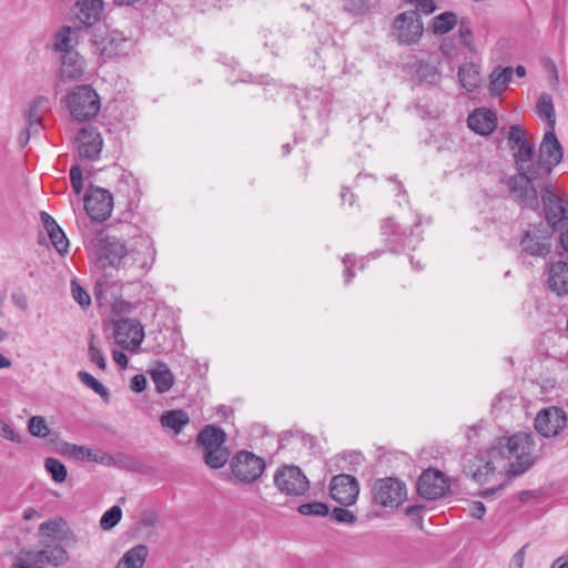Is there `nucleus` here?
Wrapping results in <instances>:
<instances>
[{"instance_id": "1", "label": "nucleus", "mask_w": 568, "mask_h": 568, "mask_svg": "<svg viewBox=\"0 0 568 568\" xmlns=\"http://www.w3.org/2000/svg\"><path fill=\"white\" fill-rule=\"evenodd\" d=\"M536 460L535 436L530 433H516L500 438L487 452L466 459L465 473L479 484L488 483L498 470L521 475Z\"/></svg>"}, {"instance_id": "2", "label": "nucleus", "mask_w": 568, "mask_h": 568, "mask_svg": "<svg viewBox=\"0 0 568 568\" xmlns=\"http://www.w3.org/2000/svg\"><path fill=\"white\" fill-rule=\"evenodd\" d=\"M564 158V150L558 141L555 130H547L536 154L532 146V154L526 163V171L534 176H544L547 179Z\"/></svg>"}, {"instance_id": "3", "label": "nucleus", "mask_w": 568, "mask_h": 568, "mask_svg": "<svg viewBox=\"0 0 568 568\" xmlns=\"http://www.w3.org/2000/svg\"><path fill=\"white\" fill-rule=\"evenodd\" d=\"M156 258V250L153 239L148 234H140L131 239L126 247L124 270L131 272L134 277L146 275L153 267Z\"/></svg>"}, {"instance_id": "4", "label": "nucleus", "mask_w": 568, "mask_h": 568, "mask_svg": "<svg viewBox=\"0 0 568 568\" xmlns=\"http://www.w3.org/2000/svg\"><path fill=\"white\" fill-rule=\"evenodd\" d=\"M71 116L78 121H88L97 116L101 108L100 97L89 84L74 87L65 97Z\"/></svg>"}, {"instance_id": "5", "label": "nucleus", "mask_w": 568, "mask_h": 568, "mask_svg": "<svg viewBox=\"0 0 568 568\" xmlns=\"http://www.w3.org/2000/svg\"><path fill=\"white\" fill-rule=\"evenodd\" d=\"M419 9L407 10L397 14L392 24V36L399 45H413L419 42L424 33V24ZM420 12H423L420 10Z\"/></svg>"}, {"instance_id": "6", "label": "nucleus", "mask_w": 568, "mask_h": 568, "mask_svg": "<svg viewBox=\"0 0 568 568\" xmlns=\"http://www.w3.org/2000/svg\"><path fill=\"white\" fill-rule=\"evenodd\" d=\"M406 498L405 483L395 477L379 478L373 485V500L382 507H398Z\"/></svg>"}, {"instance_id": "7", "label": "nucleus", "mask_w": 568, "mask_h": 568, "mask_svg": "<svg viewBox=\"0 0 568 568\" xmlns=\"http://www.w3.org/2000/svg\"><path fill=\"white\" fill-rule=\"evenodd\" d=\"M274 485L287 496H302L310 488V481L302 469L295 465H283L274 474Z\"/></svg>"}, {"instance_id": "8", "label": "nucleus", "mask_w": 568, "mask_h": 568, "mask_svg": "<svg viewBox=\"0 0 568 568\" xmlns=\"http://www.w3.org/2000/svg\"><path fill=\"white\" fill-rule=\"evenodd\" d=\"M230 467L234 480L250 484L261 477L265 463L255 454L242 450L232 458Z\"/></svg>"}, {"instance_id": "9", "label": "nucleus", "mask_w": 568, "mask_h": 568, "mask_svg": "<svg viewBox=\"0 0 568 568\" xmlns=\"http://www.w3.org/2000/svg\"><path fill=\"white\" fill-rule=\"evenodd\" d=\"M544 215L554 230L568 227V200L557 196L550 185L541 191Z\"/></svg>"}, {"instance_id": "10", "label": "nucleus", "mask_w": 568, "mask_h": 568, "mask_svg": "<svg viewBox=\"0 0 568 568\" xmlns=\"http://www.w3.org/2000/svg\"><path fill=\"white\" fill-rule=\"evenodd\" d=\"M113 336L116 345L136 352L144 339V328L136 320L121 318L114 323Z\"/></svg>"}, {"instance_id": "11", "label": "nucleus", "mask_w": 568, "mask_h": 568, "mask_svg": "<svg viewBox=\"0 0 568 568\" xmlns=\"http://www.w3.org/2000/svg\"><path fill=\"white\" fill-rule=\"evenodd\" d=\"M544 179V176H534L526 170H518V174L509 179L508 189L521 205L535 207L537 204V191L531 183Z\"/></svg>"}, {"instance_id": "12", "label": "nucleus", "mask_w": 568, "mask_h": 568, "mask_svg": "<svg viewBox=\"0 0 568 568\" xmlns=\"http://www.w3.org/2000/svg\"><path fill=\"white\" fill-rule=\"evenodd\" d=\"M567 425L566 412L557 406L541 409L535 418L536 430L546 438L559 435Z\"/></svg>"}, {"instance_id": "13", "label": "nucleus", "mask_w": 568, "mask_h": 568, "mask_svg": "<svg viewBox=\"0 0 568 568\" xmlns=\"http://www.w3.org/2000/svg\"><path fill=\"white\" fill-rule=\"evenodd\" d=\"M87 214L94 221H105L110 217L113 209L112 194L104 189H91L84 197Z\"/></svg>"}, {"instance_id": "14", "label": "nucleus", "mask_w": 568, "mask_h": 568, "mask_svg": "<svg viewBox=\"0 0 568 568\" xmlns=\"http://www.w3.org/2000/svg\"><path fill=\"white\" fill-rule=\"evenodd\" d=\"M520 247L529 255L546 256L551 247L548 231L537 225L529 226L521 235Z\"/></svg>"}, {"instance_id": "15", "label": "nucleus", "mask_w": 568, "mask_h": 568, "mask_svg": "<svg viewBox=\"0 0 568 568\" xmlns=\"http://www.w3.org/2000/svg\"><path fill=\"white\" fill-rule=\"evenodd\" d=\"M329 494L338 504L351 506L357 500L359 484L354 476L347 474L336 475L331 480Z\"/></svg>"}, {"instance_id": "16", "label": "nucleus", "mask_w": 568, "mask_h": 568, "mask_svg": "<svg viewBox=\"0 0 568 568\" xmlns=\"http://www.w3.org/2000/svg\"><path fill=\"white\" fill-rule=\"evenodd\" d=\"M448 488V481L444 474L435 469L423 471L417 481L418 494L428 500L443 497Z\"/></svg>"}, {"instance_id": "17", "label": "nucleus", "mask_w": 568, "mask_h": 568, "mask_svg": "<svg viewBox=\"0 0 568 568\" xmlns=\"http://www.w3.org/2000/svg\"><path fill=\"white\" fill-rule=\"evenodd\" d=\"M126 245L115 237H106L100 241L97 255L100 264L106 266H122L126 256Z\"/></svg>"}, {"instance_id": "18", "label": "nucleus", "mask_w": 568, "mask_h": 568, "mask_svg": "<svg viewBox=\"0 0 568 568\" xmlns=\"http://www.w3.org/2000/svg\"><path fill=\"white\" fill-rule=\"evenodd\" d=\"M508 144L514 152L517 170L526 169L529 156L532 154V144L525 138V130L518 124L510 126L508 132Z\"/></svg>"}, {"instance_id": "19", "label": "nucleus", "mask_w": 568, "mask_h": 568, "mask_svg": "<svg viewBox=\"0 0 568 568\" xmlns=\"http://www.w3.org/2000/svg\"><path fill=\"white\" fill-rule=\"evenodd\" d=\"M77 143L80 156L91 161L99 158L103 145L101 134L92 126H84L80 130Z\"/></svg>"}, {"instance_id": "20", "label": "nucleus", "mask_w": 568, "mask_h": 568, "mask_svg": "<svg viewBox=\"0 0 568 568\" xmlns=\"http://www.w3.org/2000/svg\"><path fill=\"white\" fill-rule=\"evenodd\" d=\"M103 9V0H78L75 3L74 20L80 27H92L100 21Z\"/></svg>"}, {"instance_id": "21", "label": "nucleus", "mask_w": 568, "mask_h": 568, "mask_svg": "<svg viewBox=\"0 0 568 568\" xmlns=\"http://www.w3.org/2000/svg\"><path fill=\"white\" fill-rule=\"evenodd\" d=\"M467 123L474 132L480 135H489L496 130L498 120L494 111L478 108L468 115Z\"/></svg>"}, {"instance_id": "22", "label": "nucleus", "mask_w": 568, "mask_h": 568, "mask_svg": "<svg viewBox=\"0 0 568 568\" xmlns=\"http://www.w3.org/2000/svg\"><path fill=\"white\" fill-rule=\"evenodd\" d=\"M396 229L397 225L392 219L385 220L381 225L382 234L387 236L386 241L392 244H398L403 247L415 248L416 244L422 240L419 222L415 223L414 227L410 230V235L405 236L404 239L397 236Z\"/></svg>"}, {"instance_id": "23", "label": "nucleus", "mask_w": 568, "mask_h": 568, "mask_svg": "<svg viewBox=\"0 0 568 568\" xmlns=\"http://www.w3.org/2000/svg\"><path fill=\"white\" fill-rule=\"evenodd\" d=\"M547 284L558 296L568 294V263L558 261L551 263L547 271Z\"/></svg>"}, {"instance_id": "24", "label": "nucleus", "mask_w": 568, "mask_h": 568, "mask_svg": "<svg viewBox=\"0 0 568 568\" xmlns=\"http://www.w3.org/2000/svg\"><path fill=\"white\" fill-rule=\"evenodd\" d=\"M40 217L53 247L59 254H67L69 251V240L62 229L49 213L41 212Z\"/></svg>"}, {"instance_id": "25", "label": "nucleus", "mask_w": 568, "mask_h": 568, "mask_svg": "<svg viewBox=\"0 0 568 568\" xmlns=\"http://www.w3.org/2000/svg\"><path fill=\"white\" fill-rule=\"evenodd\" d=\"M60 73L63 80L77 81L82 78L85 71V60L78 52L67 53L60 57Z\"/></svg>"}, {"instance_id": "26", "label": "nucleus", "mask_w": 568, "mask_h": 568, "mask_svg": "<svg viewBox=\"0 0 568 568\" xmlns=\"http://www.w3.org/2000/svg\"><path fill=\"white\" fill-rule=\"evenodd\" d=\"M457 77L460 85L467 92H475L483 81L480 65L473 61L462 63L458 68Z\"/></svg>"}, {"instance_id": "27", "label": "nucleus", "mask_w": 568, "mask_h": 568, "mask_svg": "<svg viewBox=\"0 0 568 568\" xmlns=\"http://www.w3.org/2000/svg\"><path fill=\"white\" fill-rule=\"evenodd\" d=\"M79 43V32L71 27H62L55 34L53 49L60 57L67 53H75Z\"/></svg>"}, {"instance_id": "28", "label": "nucleus", "mask_w": 568, "mask_h": 568, "mask_svg": "<svg viewBox=\"0 0 568 568\" xmlns=\"http://www.w3.org/2000/svg\"><path fill=\"white\" fill-rule=\"evenodd\" d=\"M160 424L163 428L171 429L174 435H179L190 424V416L183 409L165 410L160 417Z\"/></svg>"}, {"instance_id": "29", "label": "nucleus", "mask_w": 568, "mask_h": 568, "mask_svg": "<svg viewBox=\"0 0 568 568\" xmlns=\"http://www.w3.org/2000/svg\"><path fill=\"white\" fill-rule=\"evenodd\" d=\"M514 75L511 67H496L489 74V93L499 97L508 87Z\"/></svg>"}, {"instance_id": "30", "label": "nucleus", "mask_w": 568, "mask_h": 568, "mask_svg": "<svg viewBox=\"0 0 568 568\" xmlns=\"http://www.w3.org/2000/svg\"><path fill=\"white\" fill-rule=\"evenodd\" d=\"M130 41L120 32L112 31L102 40L101 53L108 58L126 53Z\"/></svg>"}, {"instance_id": "31", "label": "nucleus", "mask_w": 568, "mask_h": 568, "mask_svg": "<svg viewBox=\"0 0 568 568\" xmlns=\"http://www.w3.org/2000/svg\"><path fill=\"white\" fill-rule=\"evenodd\" d=\"M197 443L204 452L224 445L225 433L214 425H206L197 435Z\"/></svg>"}, {"instance_id": "32", "label": "nucleus", "mask_w": 568, "mask_h": 568, "mask_svg": "<svg viewBox=\"0 0 568 568\" xmlns=\"http://www.w3.org/2000/svg\"><path fill=\"white\" fill-rule=\"evenodd\" d=\"M149 555L148 547L138 545L124 552L115 568H142Z\"/></svg>"}, {"instance_id": "33", "label": "nucleus", "mask_w": 568, "mask_h": 568, "mask_svg": "<svg viewBox=\"0 0 568 568\" xmlns=\"http://www.w3.org/2000/svg\"><path fill=\"white\" fill-rule=\"evenodd\" d=\"M150 374L158 393H166L173 386L174 376L166 364L158 363Z\"/></svg>"}, {"instance_id": "34", "label": "nucleus", "mask_w": 568, "mask_h": 568, "mask_svg": "<svg viewBox=\"0 0 568 568\" xmlns=\"http://www.w3.org/2000/svg\"><path fill=\"white\" fill-rule=\"evenodd\" d=\"M459 23L458 17L453 11H445L433 18L430 29L435 34H445Z\"/></svg>"}, {"instance_id": "35", "label": "nucleus", "mask_w": 568, "mask_h": 568, "mask_svg": "<svg viewBox=\"0 0 568 568\" xmlns=\"http://www.w3.org/2000/svg\"><path fill=\"white\" fill-rule=\"evenodd\" d=\"M50 108L49 100L44 97L33 99L26 113L30 126L41 128V115Z\"/></svg>"}, {"instance_id": "36", "label": "nucleus", "mask_w": 568, "mask_h": 568, "mask_svg": "<svg viewBox=\"0 0 568 568\" xmlns=\"http://www.w3.org/2000/svg\"><path fill=\"white\" fill-rule=\"evenodd\" d=\"M458 39L459 42L468 50L469 53H478V48L475 42V34L473 32L471 22L467 18H463L459 20Z\"/></svg>"}, {"instance_id": "37", "label": "nucleus", "mask_w": 568, "mask_h": 568, "mask_svg": "<svg viewBox=\"0 0 568 568\" xmlns=\"http://www.w3.org/2000/svg\"><path fill=\"white\" fill-rule=\"evenodd\" d=\"M537 113L540 118L547 120L548 123V130L554 131L555 130V106L552 103V98L548 93L540 94L538 101H537Z\"/></svg>"}, {"instance_id": "38", "label": "nucleus", "mask_w": 568, "mask_h": 568, "mask_svg": "<svg viewBox=\"0 0 568 568\" xmlns=\"http://www.w3.org/2000/svg\"><path fill=\"white\" fill-rule=\"evenodd\" d=\"M230 453L224 445L204 452V460L211 468H221L229 460Z\"/></svg>"}, {"instance_id": "39", "label": "nucleus", "mask_w": 568, "mask_h": 568, "mask_svg": "<svg viewBox=\"0 0 568 568\" xmlns=\"http://www.w3.org/2000/svg\"><path fill=\"white\" fill-rule=\"evenodd\" d=\"M59 452L69 458L78 462L89 460L92 457V449L85 446H80L71 443H62Z\"/></svg>"}, {"instance_id": "40", "label": "nucleus", "mask_w": 568, "mask_h": 568, "mask_svg": "<svg viewBox=\"0 0 568 568\" xmlns=\"http://www.w3.org/2000/svg\"><path fill=\"white\" fill-rule=\"evenodd\" d=\"M416 74L419 81L428 84H435L440 80V71L435 62H420Z\"/></svg>"}, {"instance_id": "41", "label": "nucleus", "mask_w": 568, "mask_h": 568, "mask_svg": "<svg viewBox=\"0 0 568 568\" xmlns=\"http://www.w3.org/2000/svg\"><path fill=\"white\" fill-rule=\"evenodd\" d=\"M44 468L51 476L54 483L61 484L67 479L68 470L67 467L54 457H48L44 459Z\"/></svg>"}, {"instance_id": "42", "label": "nucleus", "mask_w": 568, "mask_h": 568, "mask_svg": "<svg viewBox=\"0 0 568 568\" xmlns=\"http://www.w3.org/2000/svg\"><path fill=\"white\" fill-rule=\"evenodd\" d=\"M118 191L128 197H135L139 193V182L131 173H122L118 181Z\"/></svg>"}, {"instance_id": "43", "label": "nucleus", "mask_w": 568, "mask_h": 568, "mask_svg": "<svg viewBox=\"0 0 568 568\" xmlns=\"http://www.w3.org/2000/svg\"><path fill=\"white\" fill-rule=\"evenodd\" d=\"M77 376L82 384L92 389L95 394L100 395L103 399L106 400L109 398L108 389L91 374L84 371H80L78 372Z\"/></svg>"}, {"instance_id": "44", "label": "nucleus", "mask_w": 568, "mask_h": 568, "mask_svg": "<svg viewBox=\"0 0 568 568\" xmlns=\"http://www.w3.org/2000/svg\"><path fill=\"white\" fill-rule=\"evenodd\" d=\"M28 432L38 438H45L50 434V428L43 416H32L28 420Z\"/></svg>"}, {"instance_id": "45", "label": "nucleus", "mask_w": 568, "mask_h": 568, "mask_svg": "<svg viewBox=\"0 0 568 568\" xmlns=\"http://www.w3.org/2000/svg\"><path fill=\"white\" fill-rule=\"evenodd\" d=\"M89 358L92 363H94L100 369L104 371L106 368V359L100 348L99 338L95 335H92L89 343Z\"/></svg>"}, {"instance_id": "46", "label": "nucleus", "mask_w": 568, "mask_h": 568, "mask_svg": "<svg viewBox=\"0 0 568 568\" xmlns=\"http://www.w3.org/2000/svg\"><path fill=\"white\" fill-rule=\"evenodd\" d=\"M122 518V509L120 506H112L108 509L100 519V527L103 530H110L119 524Z\"/></svg>"}, {"instance_id": "47", "label": "nucleus", "mask_w": 568, "mask_h": 568, "mask_svg": "<svg viewBox=\"0 0 568 568\" xmlns=\"http://www.w3.org/2000/svg\"><path fill=\"white\" fill-rule=\"evenodd\" d=\"M298 511L302 515L326 516L329 509L324 503L314 501L301 505Z\"/></svg>"}, {"instance_id": "48", "label": "nucleus", "mask_w": 568, "mask_h": 568, "mask_svg": "<svg viewBox=\"0 0 568 568\" xmlns=\"http://www.w3.org/2000/svg\"><path fill=\"white\" fill-rule=\"evenodd\" d=\"M71 293L74 301H77L82 307L91 304L89 293L75 280L71 281Z\"/></svg>"}, {"instance_id": "49", "label": "nucleus", "mask_w": 568, "mask_h": 568, "mask_svg": "<svg viewBox=\"0 0 568 568\" xmlns=\"http://www.w3.org/2000/svg\"><path fill=\"white\" fill-rule=\"evenodd\" d=\"M332 518L341 524H353L356 520V516L353 511L346 509L336 507L332 511Z\"/></svg>"}, {"instance_id": "50", "label": "nucleus", "mask_w": 568, "mask_h": 568, "mask_svg": "<svg viewBox=\"0 0 568 568\" xmlns=\"http://www.w3.org/2000/svg\"><path fill=\"white\" fill-rule=\"evenodd\" d=\"M71 186L75 194H80L83 190L82 171L79 166H72L70 170Z\"/></svg>"}, {"instance_id": "51", "label": "nucleus", "mask_w": 568, "mask_h": 568, "mask_svg": "<svg viewBox=\"0 0 568 568\" xmlns=\"http://www.w3.org/2000/svg\"><path fill=\"white\" fill-rule=\"evenodd\" d=\"M357 258L352 255H346L343 258L344 264V283L345 285H348L352 282V278L354 277L353 268L357 265Z\"/></svg>"}, {"instance_id": "52", "label": "nucleus", "mask_w": 568, "mask_h": 568, "mask_svg": "<svg viewBox=\"0 0 568 568\" xmlns=\"http://www.w3.org/2000/svg\"><path fill=\"white\" fill-rule=\"evenodd\" d=\"M405 3L414 6L423 11L424 14H430L436 10V4L433 0H403Z\"/></svg>"}, {"instance_id": "53", "label": "nucleus", "mask_w": 568, "mask_h": 568, "mask_svg": "<svg viewBox=\"0 0 568 568\" xmlns=\"http://www.w3.org/2000/svg\"><path fill=\"white\" fill-rule=\"evenodd\" d=\"M0 436L13 443H21L20 435L6 422H0Z\"/></svg>"}, {"instance_id": "54", "label": "nucleus", "mask_w": 568, "mask_h": 568, "mask_svg": "<svg viewBox=\"0 0 568 568\" xmlns=\"http://www.w3.org/2000/svg\"><path fill=\"white\" fill-rule=\"evenodd\" d=\"M513 399H514L513 395L503 392V393L498 394V396L496 397V399L493 404V407L495 410H501V409L506 408V406L508 404H510V402Z\"/></svg>"}, {"instance_id": "55", "label": "nucleus", "mask_w": 568, "mask_h": 568, "mask_svg": "<svg viewBox=\"0 0 568 568\" xmlns=\"http://www.w3.org/2000/svg\"><path fill=\"white\" fill-rule=\"evenodd\" d=\"M525 549L526 546H523L518 551L514 554L509 561V568H523L525 562Z\"/></svg>"}, {"instance_id": "56", "label": "nucleus", "mask_w": 568, "mask_h": 568, "mask_svg": "<svg viewBox=\"0 0 568 568\" xmlns=\"http://www.w3.org/2000/svg\"><path fill=\"white\" fill-rule=\"evenodd\" d=\"M468 511L471 517L481 519L486 514V508L481 501H474L469 505Z\"/></svg>"}, {"instance_id": "57", "label": "nucleus", "mask_w": 568, "mask_h": 568, "mask_svg": "<svg viewBox=\"0 0 568 568\" xmlns=\"http://www.w3.org/2000/svg\"><path fill=\"white\" fill-rule=\"evenodd\" d=\"M131 388L135 393H141L146 388V378L142 374H138L131 379Z\"/></svg>"}, {"instance_id": "58", "label": "nucleus", "mask_w": 568, "mask_h": 568, "mask_svg": "<svg viewBox=\"0 0 568 568\" xmlns=\"http://www.w3.org/2000/svg\"><path fill=\"white\" fill-rule=\"evenodd\" d=\"M58 529H59V525H58V523H55L53 520L44 521L39 527L40 534H42L44 536H52L53 534H55L58 531Z\"/></svg>"}, {"instance_id": "59", "label": "nucleus", "mask_w": 568, "mask_h": 568, "mask_svg": "<svg viewBox=\"0 0 568 568\" xmlns=\"http://www.w3.org/2000/svg\"><path fill=\"white\" fill-rule=\"evenodd\" d=\"M113 361L121 367L126 368L129 364L128 356L121 351H113L112 353Z\"/></svg>"}, {"instance_id": "60", "label": "nucleus", "mask_w": 568, "mask_h": 568, "mask_svg": "<svg viewBox=\"0 0 568 568\" xmlns=\"http://www.w3.org/2000/svg\"><path fill=\"white\" fill-rule=\"evenodd\" d=\"M50 552L53 555L54 565H59L65 560V551L62 548L55 547Z\"/></svg>"}, {"instance_id": "61", "label": "nucleus", "mask_w": 568, "mask_h": 568, "mask_svg": "<svg viewBox=\"0 0 568 568\" xmlns=\"http://www.w3.org/2000/svg\"><path fill=\"white\" fill-rule=\"evenodd\" d=\"M41 514L33 507H28L23 510V519L24 520H32L36 518H40Z\"/></svg>"}, {"instance_id": "62", "label": "nucleus", "mask_w": 568, "mask_h": 568, "mask_svg": "<svg viewBox=\"0 0 568 568\" xmlns=\"http://www.w3.org/2000/svg\"><path fill=\"white\" fill-rule=\"evenodd\" d=\"M440 51L442 53L445 55V57H453L454 54V49H453V45H452V42L449 40H444L440 44Z\"/></svg>"}, {"instance_id": "63", "label": "nucleus", "mask_w": 568, "mask_h": 568, "mask_svg": "<svg viewBox=\"0 0 568 568\" xmlns=\"http://www.w3.org/2000/svg\"><path fill=\"white\" fill-rule=\"evenodd\" d=\"M110 457L106 454H98L92 450V457L89 458V462H95L98 464H106Z\"/></svg>"}, {"instance_id": "64", "label": "nucleus", "mask_w": 568, "mask_h": 568, "mask_svg": "<svg viewBox=\"0 0 568 568\" xmlns=\"http://www.w3.org/2000/svg\"><path fill=\"white\" fill-rule=\"evenodd\" d=\"M559 242L561 247L568 252V229L560 233Z\"/></svg>"}]
</instances>
